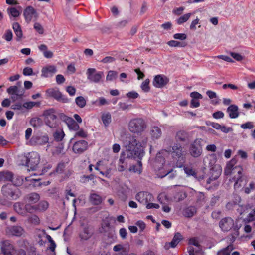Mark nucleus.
<instances>
[{
  "label": "nucleus",
  "instance_id": "nucleus-42",
  "mask_svg": "<svg viewBox=\"0 0 255 255\" xmlns=\"http://www.w3.org/2000/svg\"><path fill=\"white\" fill-rule=\"evenodd\" d=\"M75 103L80 108H83L85 106L86 102L85 98L82 96H79L76 98Z\"/></svg>",
  "mask_w": 255,
  "mask_h": 255
},
{
  "label": "nucleus",
  "instance_id": "nucleus-57",
  "mask_svg": "<svg viewBox=\"0 0 255 255\" xmlns=\"http://www.w3.org/2000/svg\"><path fill=\"white\" fill-rule=\"evenodd\" d=\"M254 127L253 124L251 122H248L241 125V128L243 129H252Z\"/></svg>",
  "mask_w": 255,
  "mask_h": 255
},
{
  "label": "nucleus",
  "instance_id": "nucleus-38",
  "mask_svg": "<svg viewBox=\"0 0 255 255\" xmlns=\"http://www.w3.org/2000/svg\"><path fill=\"white\" fill-rule=\"evenodd\" d=\"M27 221L29 223L35 225H38L40 223L39 217L36 215H31L28 217Z\"/></svg>",
  "mask_w": 255,
  "mask_h": 255
},
{
  "label": "nucleus",
  "instance_id": "nucleus-39",
  "mask_svg": "<svg viewBox=\"0 0 255 255\" xmlns=\"http://www.w3.org/2000/svg\"><path fill=\"white\" fill-rule=\"evenodd\" d=\"M36 207L37 211H44L47 209L48 203L46 201H42L40 202L38 205H36Z\"/></svg>",
  "mask_w": 255,
  "mask_h": 255
},
{
  "label": "nucleus",
  "instance_id": "nucleus-11",
  "mask_svg": "<svg viewBox=\"0 0 255 255\" xmlns=\"http://www.w3.org/2000/svg\"><path fill=\"white\" fill-rule=\"evenodd\" d=\"M46 95L48 97H52L57 101L63 103L69 102V100L66 96L63 95L58 89H48L46 91Z\"/></svg>",
  "mask_w": 255,
  "mask_h": 255
},
{
  "label": "nucleus",
  "instance_id": "nucleus-40",
  "mask_svg": "<svg viewBox=\"0 0 255 255\" xmlns=\"http://www.w3.org/2000/svg\"><path fill=\"white\" fill-rule=\"evenodd\" d=\"M64 145L63 144H59L57 146H55L52 151L53 155H58L63 153Z\"/></svg>",
  "mask_w": 255,
  "mask_h": 255
},
{
  "label": "nucleus",
  "instance_id": "nucleus-37",
  "mask_svg": "<svg viewBox=\"0 0 255 255\" xmlns=\"http://www.w3.org/2000/svg\"><path fill=\"white\" fill-rule=\"evenodd\" d=\"M182 239V236L181 234L179 233H176L171 242V244H172L175 248Z\"/></svg>",
  "mask_w": 255,
  "mask_h": 255
},
{
  "label": "nucleus",
  "instance_id": "nucleus-26",
  "mask_svg": "<svg viewBox=\"0 0 255 255\" xmlns=\"http://www.w3.org/2000/svg\"><path fill=\"white\" fill-rule=\"evenodd\" d=\"M238 107L236 105H231L227 109V112L229 114V117L231 119H235L238 117L239 112Z\"/></svg>",
  "mask_w": 255,
  "mask_h": 255
},
{
  "label": "nucleus",
  "instance_id": "nucleus-41",
  "mask_svg": "<svg viewBox=\"0 0 255 255\" xmlns=\"http://www.w3.org/2000/svg\"><path fill=\"white\" fill-rule=\"evenodd\" d=\"M14 209L19 214L23 215L25 213L23 204L19 202L15 203L14 204Z\"/></svg>",
  "mask_w": 255,
  "mask_h": 255
},
{
  "label": "nucleus",
  "instance_id": "nucleus-45",
  "mask_svg": "<svg viewBox=\"0 0 255 255\" xmlns=\"http://www.w3.org/2000/svg\"><path fill=\"white\" fill-rule=\"evenodd\" d=\"M118 72L115 71L110 70L108 72L106 76L107 81H113L117 77Z\"/></svg>",
  "mask_w": 255,
  "mask_h": 255
},
{
  "label": "nucleus",
  "instance_id": "nucleus-64",
  "mask_svg": "<svg viewBox=\"0 0 255 255\" xmlns=\"http://www.w3.org/2000/svg\"><path fill=\"white\" fill-rule=\"evenodd\" d=\"M247 220L249 222L255 220V209L248 214Z\"/></svg>",
  "mask_w": 255,
  "mask_h": 255
},
{
  "label": "nucleus",
  "instance_id": "nucleus-4",
  "mask_svg": "<svg viewBox=\"0 0 255 255\" xmlns=\"http://www.w3.org/2000/svg\"><path fill=\"white\" fill-rule=\"evenodd\" d=\"M128 128L131 133L140 134L146 129L147 124L142 118H133L129 121Z\"/></svg>",
  "mask_w": 255,
  "mask_h": 255
},
{
  "label": "nucleus",
  "instance_id": "nucleus-48",
  "mask_svg": "<svg viewBox=\"0 0 255 255\" xmlns=\"http://www.w3.org/2000/svg\"><path fill=\"white\" fill-rule=\"evenodd\" d=\"M118 196L120 199L123 201H126L128 198L127 190L124 189H122L119 191Z\"/></svg>",
  "mask_w": 255,
  "mask_h": 255
},
{
  "label": "nucleus",
  "instance_id": "nucleus-56",
  "mask_svg": "<svg viewBox=\"0 0 255 255\" xmlns=\"http://www.w3.org/2000/svg\"><path fill=\"white\" fill-rule=\"evenodd\" d=\"M255 184L253 182H251L248 187L245 188V192L247 194L250 193L252 191L255 189Z\"/></svg>",
  "mask_w": 255,
  "mask_h": 255
},
{
  "label": "nucleus",
  "instance_id": "nucleus-12",
  "mask_svg": "<svg viewBox=\"0 0 255 255\" xmlns=\"http://www.w3.org/2000/svg\"><path fill=\"white\" fill-rule=\"evenodd\" d=\"M135 199L141 204L145 205L148 202L153 201V197L148 192L141 191L136 194Z\"/></svg>",
  "mask_w": 255,
  "mask_h": 255
},
{
  "label": "nucleus",
  "instance_id": "nucleus-9",
  "mask_svg": "<svg viewBox=\"0 0 255 255\" xmlns=\"http://www.w3.org/2000/svg\"><path fill=\"white\" fill-rule=\"evenodd\" d=\"M201 138L196 139L191 143L189 148V152L191 155L194 157H199L202 153V147Z\"/></svg>",
  "mask_w": 255,
  "mask_h": 255
},
{
  "label": "nucleus",
  "instance_id": "nucleus-36",
  "mask_svg": "<svg viewBox=\"0 0 255 255\" xmlns=\"http://www.w3.org/2000/svg\"><path fill=\"white\" fill-rule=\"evenodd\" d=\"M7 13L10 17H17L20 15L19 11L15 7H9L7 9Z\"/></svg>",
  "mask_w": 255,
  "mask_h": 255
},
{
  "label": "nucleus",
  "instance_id": "nucleus-46",
  "mask_svg": "<svg viewBox=\"0 0 255 255\" xmlns=\"http://www.w3.org/2000/svg\"><path fill=\"white\" fill-rule=\"evenodd\" d=\"M191 16V13H188L183 15V16L180 17L178 19H177V22L178 24H181L185 22H186Z\"/></svg>",
  "mask_w": 255,
  "mask_h": 255
},
{
  "label": "nucleus",
  "instance_id": "nucleus-24",
  "mask_svg": "<svg viewBox=\"0 0 255 255\" xmlns=\"http://www.w3.org/2000/svg\"><path fill=\"white\" fill-rule=\"evenodd\" d=\"M65 121L70 130L75 131L80 129L78 123L72 118L66 117Z\"/></svg>",
  "mask_w": 255,
  "mask_h": 255
},
{
  "label": "nucleus",
  "instance_id": "nucleus-5",
  "mask_svg": "<svg viewBox=\"0 0 255 255\" xmlns=\"http://www.w3.org/2000/svg\"><path fill=\"white\" fill-rule=\"evenodd\" d=\"M1 192L3 196L10 200H16L20 196V190L11 184L3 185Z\"/></svg>",
  "mask_w": 255,
  "mask_h": 255
},
{
  "label": "nucleus",
  "instance_id": "nucleus-20",
  "mask_svg": "<svg viewBox=\"0 0 255 255\" xmlns=\"http://www.w3.org/2000/svg\"><path fill=\"white\" fill-rule=\"evenodd\" d=\"M221 170L219 169L218 170L212 169L211 173L212 175L207 180V184H211L214 186H217L218 184L216 183V180L219 178L221 175Z\"/></svg>",
  "mask_w": 255,
  "mask_h": 255
},
{
  "label": "nucleus",
  "instance_id": "nucleus-60",
  "mask_svg": "<svg viewBox=\"0 0 255 255\" xmlns=\"http://www.w3.org/2000/svg\"><path fill=\"white\" fill-rule=\"evenodd\" d=\"M126 95L128 98L131 99H136L139 96V94L135 91L128 92Z\"/></svg>",
  "mask_w": 255,
  "mask_h": 255
},
{
  "label": "nucleus",
  "instance_id": "nucleus-32",
  "mask_svg": "<svg viewBox=\"0 0 255 255\" xmlns=\"http://www.w3.org/2000/svg\"><path fill=\"white\" fill-rule=\"evenodd\" d=\"M11 182L13 183V186L14 187L19 186L22 184L23 178L18 175H13Z\"/></svg>",
  "mask_w": 255,
  "mask_h": 255
},
{
  "label": "nucleus",
  "instance_id": "nucleus-53",
  "mask_svg": "<svg viewBox=\"0 0 255 255\" xmlns=\"http://www.w3.org/2000/svg\"><path fill=\"white\" fill-rule=\"evenodd\" d=\"M75 133L74 135V137H80L82 138H85L87 136L86 132L83 129H79L78 131Z\"/></svg>",
  "mask_w": 255,
  "mask_h": 255
},
{
  "label": "nucleus",
  "instance_id": "nucleus-10",
  "mask_svg": "<svg viewBox=\"0 0 255 255\" xmlns=\"http://www.w3.org/2000/svg\"><path fill=\"white\" fill-rule=\"evenodd\" d=\"M87 79L90 82L98 83L104 75L102 71H97L95 68H88L86 72Z\"/></svg>",
  "mask_w": 255,
  "mask_h": 255
},
{
  "label": "nucleus",
  "instance_id": "nucleus-17",
  "mask_svg": "<svg viewBox=\"0 0 255 255\" xmlns=\"http://www.w3.org/2000/svg\"><path fill=\"white\" fill-rule=\"evenodd\" d=\"M6 232L9 235L21 237L24 235L25 230L21 226H11L6 228Z\"/></svg>",
  "mask_w": 255,
  "mask_h": 255
},
{
  "label": "nucleus",
  "instance_id": "nucleus-58",
  "mask_svg": "<svg viewBox=\"0 0 255 255\" xmlns=\"http://www.w3.org/2000/svg\"><path fill=\"white\" fill-rule=\"evenodd\" d=\"M23 74L24 76H31L33 75V69L30 67H25L23 70Z\"/></svg>",
  "mask_w": 255,
  "mask_h": 255
},
{
  "label": "nucleus",
  "instance_id": "nucleus-18",
  "mask_svg": "<svg viewBox=\"0 0 255 255\" xmlns=\"http://www.w3.org/2000/svg\"><path fill=\"white\" fill-rule=\"evenodd\" d=\"M1 249L4 255H12L15 252L13 245L8 240H5L1 242Z\"/></svg>",
  "mask_w": 255,
  "mask_h": 255
},
{
  "label": "nucleus",
  "instance_id": "nucleus-52",
  "mask_svg": "<svg viewBox=\"0 0 255 255\" xmlns=\"http://www.w3.org/2000/svg\"><path fill=\"white\" fill-rule=\"evenodd\" d=\"M34 29L40 34H42L44 33V29L39 23L36 22L34 23Z\"/></svg>",
  "mask_w": 255,
  "mask_h": 255
},
{
  "label": "nucleus",
  "instance_id": "nucleus-63",
  "mask_svg": "<svg viewBox=\"0 0 255 255\" xmlns=\"http://www.w3.org/2000/svg\"><path fill=\"white\" fill-rule=\"evenodd\" d=\"M66 91L70 96H72L75 94L76 89L73 86H69L66 87Z\"/></svg>",
  "mask_w": 255,
  "mask_h": 255
},
{
  "label": "nucleus",
  "instance_id": "nucleus-44",
  "mask_svg": "<svg viewBox=\"0 0 255 255\" xmlns=\"http://www.w3.org/2000/svg\"><path fill=\"white\" fill-rule=\"evenodd\" d=\"M167 44L169 46L174 47H183L186 45V44H185L183 42L175 40H170L168 41Z\"/></svg>",
  "mask_w": 255,
  "mask_h": 255
},
{
  "label": "nucleus",
  "instance_id": "nucleus-22",
  "mask_svg": "<svg viewBox=\"0 0 255 255\" xmlns=\"http://www.w3.org/2000/svg\"><path fill=\"white\" fill-rule=\"evenodd\" d=\"M48 137L47 135L34 136L31 139V142L33 145H44L48 142Z\"/></svg>",
  "mask_w": 255,
  "mask_h": 255
},
{
  "label": "nucleus",
  "instance_id": "nucleus-16",
  "mask_svg": "<svg viewBox=\"0 0 255 255\" xmlns=\"http://www.w3.org/2000/svg\"><path fill=\"white\" fill-rule=\"evenodd\" d=\"M88 147V142L85 140H81L74 143L72 149L75 153L81 154L85 151Z\"/></svg>",
  "mask_w": 255,
  "mask_h": 255
},
{
  "label": "nucleus",
  "instance_id": "nucleus-34",
  "mask_svg": "<svg viewBox=\"0 0 255 255\" xmlns=\"http://www.w3.org/2000/svg\"><path fill=\"white\" fill-rule=\"evenodd\" d=\"M196 212V208L194 206H190L184 211L185 216L187 217H192Z\"/></svg>",
  "mask_w": 255,
  "mask_h": 255
},
{
  "label": "nucleus",
  "instance_id": "nucleus-25",
  "mask_svg": "<svg viewBox=\"0 0 255 255\" xmlns=\"http://www.w3.org/2000/svg\"><path fill=\"white\" fill-rule=\"evenodd\" d=\"M150 134L153 140L159 139L162 135L161 128L157 126H152L150 128Z\"/></svg>",
  "mask_w": 255,
  "mask_h": 255
},
{
  "label": "nucleus",
  "instance_id": "nucleus-13",
  "mask_svg": "<svg viewBox=\"0 0 255 255\" xmlns=\"http://www.w3.org/2000/svg\"><path fill=\"white\" fill-rule=\"evenodd\" d=\"M23 15L27 23H30L33 19L37 20L38 17V14L35 9L31 6H27L23 11Z\"/></svg>",
  "mask_w": 255,
  "mask_h": 255
},
{
  "label": "nucleus",
  "instance_id": "nucleus-31",
  "mask_svg": "<svg viewBox=\"0 0 255 255\" xmlns=\"http://www.w3.org/2000/svg\"><path fill=\"white\" fill-rule=\"evenodd\" d=\"M125 158L122 156H121L118 165V169L120 172L124 171L127 167V163L125 161Z\"/></svg>",
  "mask_w": 255,
  "mask_h": 255
},
{
  "label": "nucleus",
  "instance_id": "nucleus-43",
  "mask_svg": "<svg viewBox=\"0 0 255 255\" xmlns=\"http://www.w3.org/2000/svg\"><path fill=\"white\" fill-rule=\"evenodd\" d=\"M102 120L105 126H108L111 122V116L109 113L103 114L102 116Z\"/></svg>",
  "mask_w": 255,
  "mask_h": 255
},
{
  "label": "nucleus",
  "instance_id": "nucleus-27",
  "mask_svg": "<svg viewBox=\"0 0 255 255\" xmlns=\"http://www.w3.org/2000/svg\"><path fill=\"white\" fill-rule=\"evenodd\" d=\"M89 200L92 204L98 205L102 203V198L101 196L92 191L89 196Z\"/></svg>",
  "mask_w": 255,
  "mask_h": 255
},
{
  "label": "nucleus",
  "instance_id": "nucleus-15",
  "mask_svg": "<svg viewBox=\"0 0 255 255\" xmlns=\"http://www.w3.org/2000/svg\"><path fill=\"white\" fill-rule=\"evenodd\" d=\"M129 244H118L113 247V251L115 252L114 255H127L129 252Z\"/></svg>",
  "mask_w": 255,
  "mask_h": 255
},
{
  "label": "nucleus",
  "instance_id": "nucleus-28",
  "mask_svg": "<svg viewBox=\"0 0 255 255\" xmlns=\"http://www.w3.org/2000/svg\"><path fill=\"white\" fill-rule=\"evenodd\" d=\"M175 139L177 141L185 142L189 140V134L185 131L179 130L176 134Z\"/></svg>",
  "mask_w": 255,
  "mask_h": 255
},
{
  "label": "nucleus",
  "instance_id": "nucleus-1",
  "mask_svg": "<svg viewBox=\"0 0 255 255\" xmlns=\"http://www.w3.org/2000/svg\"><path fill=\"white\" fill-rule=\"evenodd\" d=\"M148 139L147 137H142V140L139 141L135 136H127L124 141V145L127 151H132V156L133 158H138L140 160L138 161L137 165L131 166L129 168L130 172L137 173L139 174L142 172L141 158L144 155V149L146 146Z\"/></svg>",
  "mask_w": 255,
  "mask_h": 255
},
{
  "label": "nucleus",
  "instance_id": "nucleus-14",
  "mask_svg": "<svg viewBox=\"0 0 255 255\" xmlns=\"http://www.w3.org/2000/svg\"><path fill=\"white\" fill-rule=\"evenodd\" d=\"M219 226L221 230L225 232L230 231L235 228V223L233 219L227 217L223 218L219 222Z\"/></svg>",
  "mask_w": 255,
  "mask_h": 255
},
{
  "label": "nucleus",
  "instance_id": "nucleus-29",
  "mask_svg": "<svg viewBox=\"0 0 255 255\" xmlns=\"http://www.w3.org/2000/svg\"><path fill=\"white\" fill-rule=\"evenodd\" d=\"M13 174L9 171H4L0 172V178L4 181H12Z\"/></svg>",
  "mask_w": 255,
  "mask_h": 255
},
{
  "label": "nucleus",
  "instance_id": "nucleus-51",
  "mask_svg": "<svg viewBox=\"0 0 255 255\" xmlns=\"http://www.w3.org/2000/svg\"><path fill=\"white\" fill-rule=\"evenodd\" d=\"M149 80L148 79H146L142 82L141 85V88L144 92H147L149 91L150 87L149 86Z\"/></svg>",
  "mask_w": 255,
  "mask_h": 255
},
{
  "label": "nucleus",
  "instance_id": "nucleus-23",
  "mask_svg": "<svg viewBox=\"0 0 255 255\" xmlns=\"http://www.w3.org/2000/svg\"><path fill=\"white\" fill-rule=\"evenodd\" d=\"M168 80L166 77L161 75H157L154 79L153 84L157 88H161L164 86L168 83Z\"/></svg>",
  "mask_w": 255,
  "mask_h": 255
},
{
  "label": "nucleus",
  "instance_id": "nucleus-47",
  "mask_svg": "<svg viewBox=\"0 0 255 255\" xmlns=\"http://www.w3.org/2000/svg\"><path fill=\"white\" fill-rule=\"evenodd\" d=\"M65 134L63 131H56L54 134V139L57 141H60L62 140Z\"/></svg>",
  "mask_w": 255,
  "mask_h": 255
},
{
  "label": "nucleus",
  "instance_id": "nucleus-7",
  "mask_svg": "<svg viewBox=\"0 0 255 255\" xmlns=\"http://www.w3.org/2000/svg\"><path fill=\"white\" fill-rule=\"evenodd\" d=\"M45 117V122L51 128H55L57 125V118L53 109L45 110L43 113Z\"/></svg>",
  "mask_w": 255,
  "mask_h": 255
},
{
  "label": "nucleus",
  "instance_id": "nucleus-21",
  "mask_svg": "<svg viewBox=\"0 0 255 255\" xmlns=\"http://www.w3.org/2000/svg\"><path fill=\"white\" fill-rule=\"evenodd\" d=\"M41 75L44 77L52 76L57 72L56 67L54 65H48L42 69Z\"/></svg>",
  "mask_w": 255,
  "mask_h": 255
},
{
  "label": "nucleus",
  "instance_id": "nucleus-59",
  "mask_svg": "<svg viewBox=\"0 0 255 255\" xmlns=\"http://www.w3.org/2000/svg\"><path fill=\"white\" fill-rule=\"evenodd\" d=\"M173 38L175 39L183 40L187 38V36L184 33H176L174 34Z\"/></svg>",
  "mask_w": 255,
  "mask_h": 255
},
{
  "label": "nucleus",
  "instance_id": "nucleus-55",
  "mask_svg": "<svg viewBox=\"0 0 255 255\" xmlns=\"http://www.w3.org/2000/svg\"><path fill=\"white\" fill-rule=\"evenodd\" d=\"M65 164L64 163H60L58 164L56 168L55 169V172L58 174L62 173L65 168Z\"/></svg>",
  "mask_w": 255,
  "mask_h": 255
},
{
  "label": "nucleus",
  "instance_id": "nucleus-35",
  "mask_svg": "<svg viewBox=\"0 0 255 255\" xmlns=\"http://www.w3.org/2000/svg\"><path fill=\"white\" fill-rule=\"evenodd\" d=\"M30 123L32 127L38 128L42 125V121L40 118L35 117L31 119Z\"/></svg>",
  "mask_w": 255,
  "mask_h": 255
},
{
  "label": "nucleus",
  "instance_id": "nucleus-61",
  "mask_svg": "<svg viewBox=\"0 0 255 255\" xmlns=\"http://www.w3.org/2000/svg\"><path fill=\"white\" fill-rule=\"evenodd\" d=\"M224 116V114L222 111H217L213 114V117L215 119H221L223 118Z\"/></svg>",
  "mask_w": 255,
  "mask_h": 255
},
{
  "label": "nucleus",
  "instance_id": "nucleus-19",
  "mask_svg": "<svg viewBox=\"0 0 255 255\" xmlns=\"http://www.w3.org/2000/svg\"><path fill=\"white\" fill-rule=\"evenodd\" d=\"M94 233L93 229L90 226L84 227L80 233L79 237L81 240H87L90 239Z\"/></svg>",
  "mask_w": 255,
  "mask_h": 255
},
{
  "label": "nucleus",
  "instance_id": "nucleus-2",
  "mask_svg": "<svg viewBox=\"0 0 255 255\" xmlns=\"http://www.w3.org/2000/svg\"><path fill=\"white\" fill-rule=\"evenodd\" d=\"M171 154L174 162L181 161L184 160V151L181 145L175 143L171 149H163L159 151L156 155L154 163L155 170L160 172L163 175L160 176L163 178L173 171V169L166 170L164 168V164L165 163V157Z\"/></svg>",
  "mask_w": 255,
  "mask_h": 255
},
{
  "label": "nucleus",
  "instance_id": "nucleus-50",
  "mask_svg": "<svg viewBox=\"0 0 255 255\" xmlns=\"http://www.w3.org/2000/svg\"><path fill=\"white\" fill-rule=\"evenodd\" d=\"M6 41H10L13 37V34L10 30H6L2 36Z\"/></svg>",
  "mask_w": 255,
  "mask_h": 255
},
{
  "label": "nucleus",
  "instance_id": "nucleus-3",
  "mask_svg": "<svg viewBox=\"0 0 255 255\" xmlns=\"http://www.w3.org/2000/svg\"><path fill=\"white\" fill-rule=\"evenodd\" d=\"M237 160L234 158H232L227 163L224 173L225 175H228L235 173L236 172H237V175H235L231 179H230V181L235 182L234 187L235 189H238L242 186L243 168L240 166H235Z\"/></svg>",
  "mask_w": 255,
  "mask_h": 255
},
{
  "label": "nucleus",
  "instance_id": "nucleus-62",
  "mask_svg": "<svg viewBox=\"0 0 255 255\" xmlns=\"http://www.w3.org/2000/svg\"><path fill=\"white\" fill-rule=\"evenodd\" d=\"M56 81L57 84H61L65 82V79L62 75L58 74L56 76Z\"/></svg>",
  "mask_w": 255,
  "mask_h": 255
},
{
  "label": "nucleus",
  "instance_id": "nucleus-8",
  "mask_svg": "<svg viewBox=\"0 0 255 255\" xmlns=\"http://www.w3.org/2000/svg\"><path fill=\"white\" fill-rule=\"evenodd\" d=\"M17 86H10L7 89V92L11 95V98L13 101L22 98L24 93L23 89L18 88V86L21 85V82H17Z\"/></svg>",
  "mask_w": 255,
  "mask_h": 255
},
{
  "label": "nucleus",
  "instance_id": "nucleus-54",
  "mask_svg": "<svg viewBox=\"0 0 255 255\" xmlns=\"http://www.w3.org/2000/svg\"><path fill=\"white\" fill-rule=\"evenodd\" d=\"M25 209L27 212L30 213L37 211L36 205L32 206L29 204H27L25 205Z\"/></svg>",
  "mask_w": 255,
  "mask_h": 255
},
{
  "label": "nucleus",
  "instance_id": "nucleus-33",
  "mask_svg": "<svg viewBox=\"0 0 255 255\" xmlns=\"http://www.w3.org/2000/svg\"><path fill=\"white\" fill-rule=\"evenodd\" d=\"M27 198L29 203L34 204L39 201L40 196L36 193H31L27 195Z\"/></svg>",
  "mask_w": 255,
  "mask_h": 255
},
{
  "label": "nucleus",
  "instance_id": "nucleus-30",
  "mask_svg": "<svg viewBox=\"0 0 255 255\" xmlns=\"http://www.w3.org/2000/svg\"><path fill=\"white\" fill-rule=\"evenodd\" d=\"M234 249L232 244L229 245L226 248H223L222 249L217 252V255H230L232 251Z\"/></svg>",
  "mask_w": 255,
  "mask_h": 255
},
{
  "label": "nucleus",
  "instance_id": "nucleus-6",
  "mask_svg": "<svg viewBox=\"0 0 255 255\" xmlns=\"http://www.w3.org/2000/svg\"><path fill=\"white\" fill-rule=\"evenodd\" d=\"M25 157L26 160V165L31 170H35L40 162L39 154L36 152L32 151L27 154Z\"/></svg>",
  "mask_w": 255,
  "mask_h": 255
},
{
  "label": "nucleus",
  "instance_id": "nucleus-49",
  "mask_svg": "<svg viewBox=\"0 0 255 255\" xmlns=\"http://www.w3.org/2000/svg\"><path fill=\"white\" fill-rule=\"evenodd\" d=\"M40 103L36 102H27L23 104V107L27 109H31L35 106H39Z\"/></svg>",
  "mask_w": 255,
  "mask_h": 255
}]
</instances>
